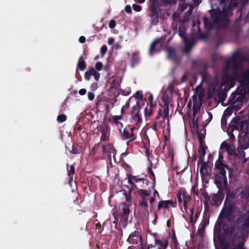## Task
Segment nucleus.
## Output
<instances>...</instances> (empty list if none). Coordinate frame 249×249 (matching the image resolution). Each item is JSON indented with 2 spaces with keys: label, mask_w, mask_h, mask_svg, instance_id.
I'll return each instance as SVG.
<instances>
[{
  "label": "nucleus",
  "mask_w": 249,
  "mask_h": 249,
  "mask_svg": "<svg viewBox=\"0 0 249 249\" xmlns=\"http://www.w3.org/2000/svg\"><path fill=\"white\" fill-rule=\"evenodd\" d=\"M227 68L224 70L222 76L221 87L225 86L224 89H228L233 87L236 81H238L242 89L238 88V93L233 94L232 98L235 100L233 103L241 104L245 99L247 89H249V70L246 72H242L241 63H237L234 59H231L227 62Z\"/></svg>",
  "instance_id": "obj_1"
},
{
  "label": "nucleus",
  "mask_w": 249,
  "mask_h": 249,
  "mask_svg": "<svg viewBox=\"0 0 249 249\" xmlns=\"http://www.w3.org/2000/svg\"><path fill=\"white\" fill-rule=\"evenodd\" d=\"M236 226L231 228L230 234L231 238L235 243H238V246L242 248L244 245L243 232L249 227V214L245 217H240L236 221Z\"/></svg>",
  "instance_id": "obj_2"
},
{
  "label": "nucleus",
  "mask_w": 249,
  "mask_h": 249,
  "mask_svg": "<svg viewBox=\"0 0 249 249\" xmlns=\"http://www.w3.org/2000/svg\"><path fill=\"white\" fill-rule=\"evenodd\" d=\"M224 6L225 3L222 2L217 9L210 10L212 18L216 27H224L228 23L229 19L227 18Z\"/></svg>",
  "instance_id": "obj_3"
},
{
  "label": "nucleus",
  "mask_w": 249,
  "mask_h": 249,
  "mask_svg": "<svg viewBox=\"0 0 249 249\" xmlns=\"http://www.w3.org/2000/svg\"><path fill=\"white\" fill-rule=\"evenodd\" d=\"M238 141L239 144L237 151L235 150V146L232 144L230 145L226 151L229 155H235L239 159L244 158L245 153L244 150L249 147V139H245L242 141V137H240Z\"/></svg>",
  "instance_id": "obj_4"
},
{
  "label": "nucleus",
  "mask_w": 249,
  "mask_h": 249,
  "mask_svg": "<svg viewBox=\"0 0 249 249\" xmlns=\"http://www.w3.org/2000/svg\"><path fill=\"white\" fill-rule=\"evenodd\" d=\"M236 194L235 193L229 194L227 197L225 201L226 204L223 208L220 215L219 217H225L228 219L231 220V216L234 212L230 204H229L227 201L229 197L234 198L236 197Z\"/></svg>",
  "instance_id": "obj_5"
},
{
  "label": "nucleus",
  "mask_w": 249,
  "mask_h": 249,
  "mask_svg": "<svg viewBox=\"0 0 249 249\" xmlns=\"http://www.w3.org/2000/svg\"><path fill=\"white\" fill-rule=\"evenodd\" d=\"M245 125V123L240 122V123H238L236 121V119L233 120L230 124L229 128L227 130V133L230 136V141L231 142L232 140L234 139V134L239 133L238 130V126L240 127L244 126Z\"/></svg>",
  "instance_id": "obj_6"
},
{
  "label": "nucleus",
  "mask_w": 249,
  "mask_h": 249,
  "mask_svg": "<svg viewBox=\"0 0 249 249\" xmlns=\"http://www.w3.org/2000/svg\"><path fill=\"white\" fill-rule=\"evenodd\" d=\"M178 199L180 205L183 206V209L185 212H187V207L190 197L189 194L183 190H180L178 191Z\"/></svg>",
  "instance_id": "obj_7"
},
{
  "label": "nucleus",
  "mask_w": 249,
  "mask_h": 249,
  "mask_svg": "<svg viewBox=\"0 0 249 249\" xmlns=\"http://www.w3.org/2000/svg\"><path fill=\"white\" fill-rule=\"evenodd\" d=\"M140 107L138 106H134L133 107L132 110V115L131 120V122L133 125H134V128L135 127H139L140 124L142 122V119L140 116L139 110Z\"/></svg>",
  "instance_id": "obj_8"
},
{
  "label": "nucleus",
  "mask_w": 249,
  "mask_h": 249,
  "mask_svg": "<svg viewBox=\"0 0 249 249\" xmlns=\"http://www.w3.org/2000/svg\"><path fill=\"white\" fill-rule=\"evenodd\" d=\"M128 182L135 187H136L135 183H142V184L140 185V187L141 188H145L148 184V181L146 179L132 175L128 176Z\"/></svg>",
  "instance_id": "obj_9"
},
{
  "label": "nucleus",
  "mask_w": 249,
  "mask_h": 249,
  "mask_svg": "<svg viewBox=\"0 0 249 249\" xmlns=\"http://www.w3.org/2000/svg\"><path fill=\"white\" fill-rule=\"evenodd\" d=\"M127 241L129 244H132V247H129L128 249H136V247L133 248V246L141 244V238L138 231L133 232L127 238Z\"/></svg>",
  "instance_id": "obj_10"
},
{
  "label": "nucleus",
  "mask_w": 249,
  "mask_h": 249,
  "mask_svg": "<svg viewBox=\"0 0 249 249\" xmlns=\"http://www.w3.org/2000/svg\"><path fill=\"white\" fill-rule=\"evenodd\" d=\"M168 242L166 239H155L154 245H149L147 249H166L168 246Z\"/></svg>",
  "instance_id": "obj_11"
},
{
  "label": "nucleus",
  "mask_w": 249,
  "mask_h": 249,
  "mask_svg": "<svg viewBox=\"0 0 249 249\" xmlns=\"http://www.w3.org/2000/svg\"><path fill=\"white\" fill-rule=\"evenodd\" d=\"M179 35L182 38L185 44V47L183 49V51L185 53H188L191 49V46L193 43V40L187 39L184 34V32L181 31V28L179 29Z\"/></svg>",
  "instance_id": "obj_12"
},
{
  "label": "nucleus",
  "mask_w": 249,
  "mask_h": 249,
  "mask_svg": "<svg viewBox=\"0 0 249 249\" xmlns=\"http://www.w3.org/2000/svg\"><path fill=\"white\" fill-rule=\"evenodd\" d=\"M215 166L217 169L219 170L220 173L223 176V179L225 180V175L226 174L225 169L227 168V166L222 163L220 159H218L215 162Z\"/></svg>",
  "instance_id": "obj_13"
},
{
  "label": "nucleus",
  "mask_w": 249,
  "mask_h": 249,
  "mask_svg": "<svg viewBox=\"0 0 249 249\" xmlns=\"http://www.w3.org/2000/svg\"><path fill=\"white\" fill-rule=\"evenodd\" d=\"M160 41L159 39H156L152 43L149 49V53L150 55H152L159 51V49H157V47L158 46H160Z\"/></svg>",
  "instance_id": "obj_14"
},
{
  "label": "nucleus",
  "mask_w": 249,
  "mask_h": 249,
  "mask_svg": "<svg viewBox=\"0 0 249 249\" xmlns=\"http://www.w3.org/2000/svg\"><path fill=\"white\" fill-rule=\"evenodd\" d=\"M169 205L173 206L174 204L173 202L171 200L161 201L159 203L158 208L159 209L161 208L167 209Z\"/></svg>",
  "instance_id": "obj_15"
},
{
  "label": "nucleus",
  "mask_w": 249,
  "mask_h": 249,
  "mask_svg": "<svg viewBox=\"0 0 249 249\" xmlns=\"http://www.w3.org/2000/svg\"><path fill=\"white\" fill-rule=\"evenodd\" d=\"M134 128H125L124 130L123 136L127 139H132L133 131Z\"/></svg>",
  "instance_id": "obj_16"
},
{
  "label": "nucleus",
  "mask_w": 249,
  "mask_h": 249,
  "mask_svg": "<svg viewBox=\"0 0 249 249\" xmlns=\"http://www.w3.org/2000/svg\"><path fill=\"white\" fill-rule=\"evenodd\" d=\"M200 172L203 176H207L208 175V168L206 163H202L201 164Z\"/></svg>",
  "instance_id": "obj_17"
},
{
  "label": "nucleus",
  "mask_w": 249,
  "mask_h": 249,
  "mask_svg": "<svg viewBox=\"0 0 249 249\" xmlns=\"http://www.w3.org/2000/svg\"><path fill=\"white\" fill-rule=\"evenodd\" d=\"M147 201V198H143V199H142L140 202V205L147 213H148V204Z\"/></svg>",
  "instance_id": "obj_18"
},
{
  "label": "nucleus",
  "mask_w": 249,
  "mask_h": 249,
  "mask_svg": "<svg viewBox=\"0 0 249 249\" xmlns=\"http://www.w3.org/2000/svg\"><path fill=\"white\" fill-rule=\"evenodd\" d=\"M68 175L70 178V185H71V182L73 181V175L75 173L74 167L73 165H71L70 168L68 169Z\"/></svg>",
  "instance_id": "obj_19"
},
{
  "label": "nucleus",
  "mask_w": 249,
  "mask_h": 249,
  "mask_svg": "<svg viewBox=\"0 0 249 249\" xmlns=\"http://www.w3.org/2000/svg\"><path fill=\"white\" fill-rule=\"evenodd\" d=\"M89 71V73H90V75L94 76L96 81H97L99 80L100 75V73L97 72L96 70L94 68H90Z\"/></svg>",
  "instance_id": "obj_20"
},
{
  "label": "nucleus",
  "mask_w": 249,
  "mask_h": 249,
  "mask_svg": "<svg viewBox=\"0 0 249 249\" xmlns=\"http://www.w3.org/2000/svg\"><path fill=\"white\" fill-rule=\"evenodd\" d=\"M138 193L141 196L142 199L147 198V197L150 195V193L148 191L143 189H139Z\"/></svg>",
  "instance_id": "obj_21"
},
{
  "label": "nucleus",
  "mask_w": 249,
  "mask_h": 249,
  "mask_svg": "<svg viewBox=\"0 0 249 249\" xmlns=\"http://www.w3.org/2000/svg\"><path fill=\"white\" fill-rule=\"evenodd\" d=\"M86 65L84 58L81 56L78 60V68L81 71H84L86 68Z\"/></svg>",
  "instance_id": "obj_22"
},
{
  "label": "nucleus",
  "mask_w": 249,
  "mask_h": 249,
  "mask_svg": "<svg viewBox=\"0 0 249 249\" xmlns=\"http://www.w3.org/2000/svg\"><path fill=\"white\" fill-rule=\"evenodd\" d=\"M232 113V110L231 108H227L224 112L223 116L221 119V122H224V120L228 117H229Z\"/></svg>",
  "instance_id": "obj_23"
},
{
  "label": "nucleus",
  "mask_w": 249,
  "mask_h": 249,
  "mask_svg": "<svg viewBox=\"0 0 249 249\" xmlns=\"http://www.w3.org/2000/svg\"><path fill=\"white\" fill-rule=\"evenodd\" d=\"M121 209H122L123 211V216L125 218H126L128 215L129 213L130 210H129V207L128 206H123L121 205Z\"/></svg>",
  "instance_id": "obj_24"
},
{
  "label": "nucleus",
  "mask_w": 249,
  "mask_h": 249,
  "mask_svg": "<svg viewBox=\"0 0 249 249\" xmlns=\"http://www.w3.org/2000/svg\"><path fill=\"white\" fill-rule=\"evenodd\" d=\"M168 57L171 59H174L175 57V52L174 49L168 48L166 50Z\"/></svg>",
  "instance_id": "obj_25"
},
{
  "label": "nucleus",
  "mask_w": 249,
  "mask_h": 249,
  "mask_svg": "<svg viewBox=\"0 0 249 249\" xmlns=\"http://www.w3.org/2000/svg\"><path fill=\"white\" fill-rule=\"evenodd\" d=\"M125 201L122 204L123 206H128L129 207L132 204L131 199L130 196L125 195Z\"/></svg>",
  "instance_id": "obj_26"
},
{
  "label": "nucleus",
  "mask_w": 249,
  "mask_h": 249,
  "mask_svg": "<svg viewBox=\"0 0 249 249\" xmlns=\"http://www.w3.org/2000/svg\"><path fill=\"white\" fill-rule=\"evenodd\" d=\"M103 64L100 62H97L95 64V70L100 71L102 70L103 68Z\"/></svg>",
  "instance_id": "obj_27"
},
{
  "label": "nucleus",
  "mask_w": 249,
  "mask_h": 249,
  "mask_svg": "<svg viewBox=\"0 0 249 249\" xmlns=\"http://www.w3.org/2000/svg\"><path fill=\"white\" fill-rule=\"evenodd\" d=\"M230 144H229L226 141L223 142L220 146V148L222 150H227Z\"/></svg>",
  "instance_id": "obj_28"
},
{
  "label": "nucleus",
  "mask_w": 249,
  "mask_h": 249,
  "mask_svg": "<svg viewBox=\"0 0 249 249\" xmlns=\"http://www.w3.org/2000/svg\"><path fill=\"white\" fill-rule=\"evenodd\" d=\"M200 107H199L193 106V117L194 118H196V115L199 111Z\"/></svg>",
  "instance_id": "obj_29"
},
{
  "label": "nucleus",
  "mask_w": 249,
  "mask_h": 249,
  "mask_svg": "<svg viewBox=\"0 0 249 249\" xmlns=\"http://www.w3.org/2000/svg\"><path fill=\"white\" fill-rule=\"evenodd\" d=\"M57 119L60 122H63L66 120V117L65 115L61 114L58 116Z\"/></svg>",
  "instance_id": "obj_30"
},
{
  "label": "nucleus",
  "mask_w": 249,
  "mask_h": 249,
  "mask_svg": "<svg viewBox=\"0 0 249 249\" xmlns=\"http://www.w3.org/2000/svg\"><path fill=\"white\" fill-rule=\"evenodd\" d=\"M132 8L134 11L136 12H140L142 10L141 6L136 4H134L132 5Z\"/></svg>",
  "instance_id": "obj_31"
},
{
  "label": "nucleus",
  "mask_w": 249,
  "mask_h": 249,
  "mask_svg": "<svg viewBox=\"0 0 249 249\" xmlns=\"http://www.w3.org/2000/svg\"><path fill=\"white\" fill-rule=\"evenodd\" d=\"M107 51V47L106 45H103L101 48L100 53L102 56H104L106 53Z\"/></svg>",
  "instance_id": "obj_32"
},
{
  "label": "nucleus",
  "mask_w": 249,
  "mask_h": 249,
  "mask_svg": "<svg viewBox=\"0 0 249 249\" xmlns=\"http://www.w3.org/2000/svg\"><path fill=\"white\" fill-rule=\"evenodd\" d=\"M198 152L200 156H201V157L202 158L204 157L206 153V151L205 148L202 147L199 149Z\"/></svg>",
  "instance_id": "obj_33"
},
{
  "label": "nucleus",
  "mask_w": 249,
  "mask_h": 249,
  "mask_svg": "<svg viewBox=\"0 0 249 249\" xmlns=\"http://www.w3.org/2000/svg\"><path fill=\"white\" fill-rule=\"evenodd\" d=\"M169 116V109L168 107L164 108V117L165 118H168Z\"/></svg>",
  "instance_id": "obj_34"
},
{
  "label": "nucleus",
  "mask_w": 249,
  "mask_h": 249,
  "mask_svg": "<svg viewBox=\"0 0 249 249\" xmlns=\"http://www.w3.org/2000/svg\"><path fill=\"white\" fill-rule=\"evenodd\" d=\"M90 88L92 91L96 90L98 88L97 84L96 83H93L91 84Z\"/></svg>",
  "instance_id": "obj_35"
},
{
  "label": "nucleus",
  "mask_w": 249,
  "mask_h": 249,
  "mask_svg": "<svg viewBox=\"0 0 249 249\" xmlns=\"http://www.w3.org/2000/svg\"><path fill=\"white\" fill-rule=\"evenodd\" d=\"M90 75H90V73H89V71H86L85 73V74H84V77H85V79L87 81L89 80Z\"/></svg>",
  "instance_id": "obj_36"
},
{
  "label": "nucleus",
  "mask_w": 249,
  "mask_h": 249,
  "mask_svg": "<svg viewBox=\"0 0 249 249\" xmlns=\"http://www.w3.org/2000/svg\"><path fill=\"white\" fill-rule=\"evenodd\" d=\"M135 97L138 99H142V94L140 91H137L135 94Z\"/></svg>",
  "instance_id": "obj_37"
},
{
  "label": "nucleus",
  "mask_w": 249,
  "mask_h": 249,
  "mask_svg": "<svg viewBox=\"0 0 249 249\" xmlns=\"http://www.w3.org/2000/svg\"><path fill=\"white\" fill-rule=\"evenodd\" d=\"M115 26H116V22L114 20H110V21L109 22V27L110 28H113L115 27Z\"/></svg>",
  "instance_id": "obj_38"
},
{
  "label": "nucleus",
  "mask_w": 249,
  "mask_h": 249,
  "mask_svg": "<svg viewBox=\"0 0 249 249\" xmlns=\"http://www.w3.org/2000/svg\"><path fill=\"white\" fill-rule=\"evenodd\" d=\"M125 11L128 14H130L132 12L131 7L130 5H126L125 7Z\"/></svg>",
  "instance_id": "obj_39"
},
{
  "label": "nucleus",
  "mask_w": 249,
  "mask_h": 249,
  "mask_svg": "<svg viewBox=\"0 0 249 249\" xmlns=\"http://www.w3.org/2000/svg\"><path fill=\"white\" fill-rule=\"evenodd\" d=\"M88 98L90 101H92L94 99V95L93 93L89 92L88 93Z\"/></svg>",
  "instance_id": "obj_40"
},
{
  "label": "nucleus",
  "mask_w": 249,
  "mask_h": 249,
  "mask_svg": "<svg viewBox=\"0 0 249 249\" xmlns=\"http://www.w3.org/2000/svg\"><path fill=\"white\" fill-rule=\"evenodd\" d=\"M193 127L195 129L197 128V118L195 119V118H194V120L193 121Z\"/></svg>",
  "instance_id": "obj_41"
},
{
  "label": "nucleus",
  "mask_w": 249,
  "mask_h": 249,
  "mask_svg": "<svg viewBox=\"0 0 249 249\" xmlns=\"http://www.w3.org/2000/svg\"><path fill=\"white\" fill-rule=\"evenodd\" d=\"M205 226L202 225L200 228L198 230V233L200 234H202L204 231Z\"/></svg>",
  "instance_id": "obj_42"
},
{
  "label": "nucleus",
  "mask_w": 249,
  "mask_h": 249,
  "mask_svg": "<svg viewBox=\"0 0 249 249\" xmlns=\"http://www.w3.org/2000/svg\"><path fill=\"white\" fill-rule=\"evenodd\" d=\"M148 100L150 103V104H151V105H153V96L152 95V94L151 93H149V97H148Z\"/></svg>",
  "instance_id": "obj_43"
},
{
  "label": "nucleus",
  "mask_w": 249,
  "mask_h": 249,
  "mask_svg": "<svg viewBox=\"0 0 249 249\" xmlns=\"http://www.w3.org/2000/svg\"><path fill=\"white\" fill-rule=\"evenodd\" d=\"M187 8L188 9V11L189 12V15H190L193 10V7L192 5H189L187 6Z\"/></svg>",
  "instance_id": "obj_44"
},
{
  "label": "nucleus",
  "mask_w": 249,
  "mask_h": 249,
  "mask_svg": "<svg viewBox=\"0 0 249 249\" xmlns=\"http://www.w3.org/2000/svg\"><path fill=\"white\" fill-rule=\"evenodd\" d=\"M188 75V74L187 73H185L183 75V76L182 77V80H181L182 82H185L187 80Z\"/></svg>",
  "instance_id": "obj_45"
},
{
  "label": "nucleus",
  "mask_w": 249,
  "mask_h": 249,
  "mask_svg": "<svg viewBox=\"0 0 249 249\" xmlns=\"http://www.w3.org/2000/svg\"><path fill=\"white\" fill-rule=\"evenodd\" d=\"M114 42V40L113 38H109L107 40V42L109 45H112Z\"/></svg>",
  "instance_id": "obj_46"
},
{
  "label": "nucleus",
  "mask_w": 249,
  "mask_h": 249,
  "mask_svg": "<svg viewBox=\"0 0 249 249\" xmlns=\"http://www.w3.org/2000/svg\"><path fill=\"white\" fill-rule=\"evenodd\" d=\"M86 93V90L84 89H81L79 91V93L81 95H83L85 94Z\"/></svg>",
  "instance_id": "obj_47"
},
{
  "label": "nucleus",
  "mask_w": 249,
  "mask_h": 249,
  "mask_svg": "<svg viewBox=\"0 0 249 249\" xmlns=\"http://www.w3.org/2000/svg\"><path fill=\"white\" fill-rule=\"evenodd\" d=\"M85 40H86V38L84 36H81L80 37L79 39V41L80 43H84L85 42Z\"/></svg>",
  "instance_id": "obj_48"
},
{
  "label": "nucleus",
  "mask_w": 249,
  "mask_h": 249,
  "mask_svg": "<svg viewBox=\"0 0 249 249\" xmlns=\"http://www.w3.org/2000/svg\"><path fill=\"white\" fill-rule=\"evenodd\" d=\"M134 0L135 2L140 3H143L145 1V0Z\"/></svg>",
  "instance_id": "obj_49"
},
{
  "label": "nucleus",
  "mask_w": 249,
  "mask_h": 249,
  "mask_svg": "<svg viewBox=\"0 0 249 249\" xmlns=\"http://www.w3.org/2000/svg\"><path fill=\"white\" fill-rule=\"evenodd\" d=\"M190 212H191V213L192 214V215L190 217V222H192V223H193L194 222L193 221V217H192V214H193V210L192 209H191L190 210Z\"/></svg>",
  "instance_id": "obj_50"
},
{
  "label": "nucleus",
  "mask_w": 249,
  "mask_h": 249,
  "mask_svg": "<svg viewBox=\"0 0 249 249\" xmlns=\"http://www.w3.org/2000/svg\"><path fill=\"white\" fill-rule=\"evenodd\" d=\"M71 153L73 154H76L77 153V150L73 147L72 150L71 151Z\"/></svg>",
  "instance_id": "obj_51"
},
{
  "label": "nucleus",
  "mask_w": 249,
  "mask_h": 249,
  "mask_svg": "<svg viewBox=\"0 0 249 249\" xmlns=\"http://www.w3.org/2000/svg\"><path fill=\"white\" fill-rule=\"evenodd\" d=\"M155 201L154 196H152L150 198V203L152 204Z\"/></svg>",
  "instance_id": "obj_52"
},
{
  "label": "nucleus",
  "mask_w": 249,
  "mask_h": 249,
  "mask_svg": "<svg viewBox=\"0 0 249 249\" xmlns=\"http://www.w3.org/2000/svg\"><path fill=\"white\" fill-rule=\"evenodd\" d=\"M153 195H154V196H156V195H157V196H159V193H158V192L157 191H155L154 192V194H153Z\"/></svg>",
  "instance_id": "obj_53"
},
{
  "label": "nucleus",
  "mask_w": 249,
  "mask_h": 249,
  "mask_svg": "<svg viewBox=\"0 0 249 249\" xmlns=\"http://www.w3.org/2000/svg\"><path fill=\"white\" fill-rule=\"evenodd\" d=\"M189 19L187 18H185L183 20V22H186Z\"/></svg>",
  "instance_id": "obj_54"
},
{
  "label": "nucleus",
  "mask_w": 249,
  "mask_h": 249,
  "mask_svg": "<svg viewBox=\"0 0 249 249\" xmlns=\"http://www.w3.org/2000/svg\"><path fill=\"white\" fill-rule=\"evenodd\" d=\"M110 147V146H107V147L105 148V151H107V149L108 148H109Z\"/></svg>",
  "instance_id": "obj_55"
},
{
  "label": "nucleus",
  "mask_w": 249,
  "mask_h": 249,
  "mask_svg": "<svg viewBox=\"0 0 249 249\" xmlns=\"http://www.w3.org/2000/svg\"><path fill=\"white\" fill-rule=\"evenodd\" d=\"M204 22H205V26H207V19H205V20H204Z\"/></svg>",
  "instance_id": "obj_56"
},
{
  "label": "nucleus",
  "mask_w": 249,
  "mask_h": 249,
  "mask_svg": "<svg viewBox=\"0 0 249 249\" xmlns=\"http://www.w3.org/2000/svg\"><path fill=\"white\" fill-rule=\"evenodd\" d=\"M173 17V18H177V16H176V14H174Z\"/></svg>",
  "instance_id": "obj_57"
},
{
  "label": "nucleus",
  "mask_w": 249,
  "mask_h": 249,
  "mask_svg": "<svg viewBox=\"0 0 249 249\" xmlns=\"http://www.w3.org/2000/svg\"><path fill=\"white\" fill-rule=\"evenodd\" d=\"M219 159H220L221 160H222V159H223V157L221 155H219Z\"/></svg>",
  "instance_id": "obj_58"
},
{
  "label": "nucleus",
  "mask_w": 249,
  "mask_h": 249,
  "mask_svg": "<svg viewBox=\"0 0 249 249\" xmlns=\"http://www.w3.org/2000/svg\"><path fill=\"white\" fill-rule=\"evenodd\" d=\"M137 184L138 185V186H139V187H140V185H141V184H142V183H138Z\"/></svg>",
  "instance_id": "obj_59"
},
{
  "label": "nucleus",
  "mask_w": 249,
  "mask_h": 249,
  "mask_svg": "<svg viewBox=\"0 0 249 249\" xmlns=\"http://www.w3.org/2000/svg\"><path fill=\"white\" fill-rule=\"evenodd\" d=\"M226 119H227V118H226L224 120V122H223V123H222V124H223V123H224L225 122H226Z\"/></svg>",
  "instance_id": "obj_60"
},
{
  "label": "nucleus",
  "mask_w": 249,
  "mask_h": 249,
  "mask_svg": "<svg viewBox=\"0 0 249 249\" xmlns=\"http://www.w3.org/2000/svg\"><path fill=\"white\" fill-rule=\"evenodd\" d=\"M195 186H194L193 187V191H195Z\"/></svg>",
  "instance_id": "obj_61"
},
{
  "label": "nucleus",
  "mask_w": 249,
  "mask_h": 249,
  "mask_svg": "<svg viewBox=\"0 0 249 249\" xmlns=\"http://www.w3.org/2000/svg\"><path fill=\"white\" fill-rule=\"evenodd\" d=\"M224 232H225V233H226V234H228V232L227 233V232H226L225 227L224 228Z\"/></svg>",
  "instance_id": "obj_62"
},
{
  "label": "nucleus",
  "mask_w": 249,
  "mask_h": 249,
  "mask_svg": "<svg viewBox=\"0 0 249 249\" xmlns=\"http://www.w3.org/2000/svg\"><path fill=\"white\" fill-rule=\"evenodd\" d=\"M139 249H143V247H141Z\"/></svg>",
  "instance_id": "obj_63"
},
{
  "label": "nucleus",
  "mask_w": 249,
  "mask_h": 249,
  "mask_svg": "<svg viewBox=\"0 0 249 249\" xmlns=\"http://www.w3.org/2000/svg\"><path fill=\"white\" fill-rule=\"evenodd\" d=\"M200 84L198 86H197L196 88H197H197H199L200 87Z\"/></svg>",
  "instance_id": "obj_64"
}]
</instances>
